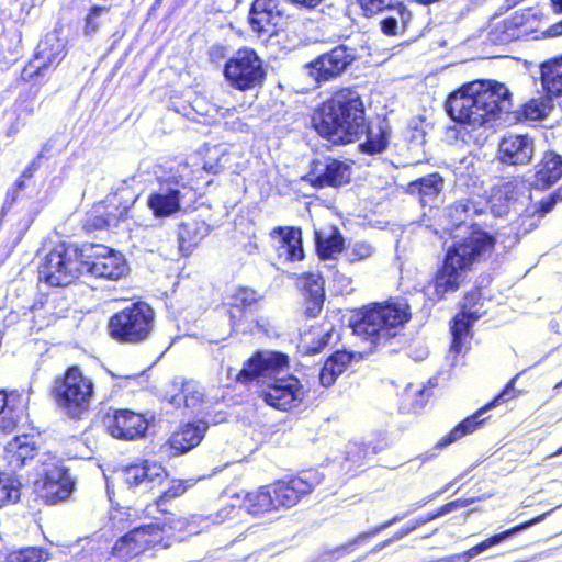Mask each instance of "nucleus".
I'll list each match as a JSON object with an SVG mask.
<instances>
[{
	"label": "nucleus",
	"mask_w": 562,
	"mask_h": 562,
	"mask_svg": "<svg viewBox=\"0 0 562 562\" xmlns=\"http://www.w3.org/2000/svg\"><path fill=\"white\" fill-rule=\"evenodd\" d=\"M311 126L324 140L334 146L359 143L361 154L374 156L384 153L391 143L392 127L383 117L373 122L367 113L362 95L355 87L333 89L311 115Z\"/></svg>",
	"instance_id": "nucleus-1"
},
{
	"label": "nucleus",
	"mask_w": 562,
	"mask_h": 562,
	"mask_svg": "<svg viewBox=\"0 0 562 562\" xmlns=\"http://www.w3.org/2000/svg\"><path fill=\"white\" fill-rule=\"evenodd\" d=\"M512 108V93L502 82L493 79H475L462 83L443 101L447 115L461 126L472 130L496 121Z\"/></svg>",
	"instance_id": "nucleus-2"
},
{
	"label": "nucleus",
	"mask_w": 562,
	"mask_h": 562,
	"mask_svg": "<svg viewBox=\"0 0 562 562\" xmlns=\"http://www.w3.org/2000/svg\"><path fill=\"white\" fill-rule=\"evenodd\" d=\"M496 244L494 234L472 223L467 235L448 247L431 278L430 284L437 301L446 300L448 293L457 292L474 265L492 258Z\"/></svg>",
	"instance_id": "nucleus-3"
},
{
	"label": "nucleus",
	"mask_w": 562,
	"mask_h": 562,
	"mask_svg": "<svg viewBox=\"0 0 562 562\" xmlns=\"http://www.w3.org/2000/svg\"><path fill=\"white\" fill-rule=\"evenodd\" d=\"M412 319L411 305L405 299L390 297L357 308L350 323L353 334L373 347L386 345Z\"/></svg>",
	"instance_id": "nucleus-4"
},
{
	"label": "nucleus",
	"mask_w": 562,
	"mask_h": 562,
	"mask_svg": "<svg viewBox=\"0 0 562 562\" xmlns=\"http://www.w3.org/2000/svg\"><path fill=\"white\" fill-rule=\"evenodd\" d=\"M156 313L145 301H135L113 313L106 323L108 336L120 345H142L155 331Z\"/></svg>",
	"instance_id": "nucleus-5"
},
{
	"label": "nucleus",
	"mask_w": 562,
	"mask_h": 562,
	"mask_svg": "<svg viewBox=\"0 0 562 562\" xmlns=\"http://www.w3.org/2000/svg\"><path fill=\"white\" fill-rule=\"evenodd\" d=\"M50 395L68 418L80 420L90 409L94 383L79 366L71 364L54 379Z\"/></svg>",
	"instance_id": "nucleus-6"
},
{
	"label": "nucleus",
	"mask_w": 562,
	"mask_h": 562,
	"mask_svg": "<svg viewBox=\"0 0 562 562\" xmlns=\"http://www.w3.org/2000/svg\"><path fill=\"white\" fill-rule=\"evenodd\" d=\"M83 256V244L57 243L42 260L41 280L52 286L77 284L85 276Z\"/></svg>",
	"instance_id": "nucleus-7"
},
{
	"label": "nucleus",
	"mask_w": 562,
	"mask_h": 562,
	"mask_svg": "<svg viewBox=\"0 0 562 562\" xmlns=\"http://www.w3.org/2000/svg\"><path fill=\"white\" fill-rule=\"evenodd\" d=\"M138 200V194L131 188L124 187L108 194L94 203L87 213L83 228L87 232L102 231L109 226H117L132 217V210Z\"/></svg>",
	"instance_id": "nucleus-8"
},
{
	"label": "nucleus",
	"mask_w": 562,
	"mask_h": 562,
	"mask_svg": "<svg viewBox=\"0 0 562 562\" xmlns=\"http://www.w3.org/2000/svg\"><path fill=\"white\" fill-rule=\"evenodd\" d=\"M228 85L238 91L261 88L266 80V70L261 58L251 47H240L227 59L223 69Z\"/></svg>",
	"instance_id": "nucleus-9"
},
{
	"label": "nucleus",
	"mask_w": 562,
	"mask_h": 562,
	"mask_svg": "<svg viewBox=\"0 0 562 562\" xmlns=\"http://www.w3.org/2000/svg\"><path fill=\"white\" fill-rule=\"evenodd\" d=\"M168 546L164 537V527L158 524H148L133 528L120 537L112 547L111 555L117 562H135L145 552Z\"/></svg>",
	"instance_id": "nucleus-10"
},
{
	"label": "nucleus",
	"mask_w": 562,
	"mask_h": 562,
	"mask_svg": "<svg viewBox=\"0 0 562 562\" xmlns=\"http://www.w3.org/2000/svg\"><path fill=\"white\" fill-rule=\"evenodd\" d=\"M37 476L42 482L41 498L47 505L66 502L75 491L76 482L63 460L50 452L42 456Z\"/></svg>",
	"instance_id": "nucleus-11"
},
{
	"label": "nucleus",
	"mask_w": 562,
	"mask_h": 562,
	"mask_svg": "<svg viewBox=\"0 0 562 562\" xmlns=\"http://www.w3.org/2000/svg\"><path fill=\"white\" fill-rule=\"evenodd\" d=\"M262 299V295L250 286H238L228 296L227 313L232 330H241L244 334L266 331L268 319L262 316L252 317Z\"/></svg>",
	"instance_id": "nucleus-12"
},
{
	"label": "nucleus",
	"mask_w": 562,
	"mask_h": 562,
	"mask_svg": "<svg viewBox=\"0 0 562 562\" xmlns=\"http://www.w3.org/2000/svg\"><path fill=\"white\" fill-rule=\"evenodd\" d=\"M85 274L116 281L128 272L127 262L119 250L102 244H83Z\"/></svg>",
	"instance_id": "nucleus-13"
},
{
	"label": "nucleus",
	"mask_w": 562,
	"mask_h": 562,
	"mask_svg": "<svg viewBox=\"0 0 562 562\" xmlns=\"http://www.w3.org/2000/svg\"><path fill=\"white\" fill-rule=\"evenodd\" d=\"M544 15L540 9L522 8L499 22L497 29L503 41H518L524 38H540L548 35L543 29Z\"/></svg>",
	"instance_id": "nucleus-14"
},
{
	"label": "nucleus",
	"mask_w": 562,
	"mask_h": 562,
	"mask_svg": "<svg viewBox=\"0 0 562 562\" xmlns=\"http://www.w3.org/2000/svg\"><path fill=\"white\" fill-rule=\"evenodd\" d=\"M101 423L113 438L127 441L144 438L149 427L144 414L128 408H109L102 414Z\"/></svg>",
	"instance_id": "nucleus-15"
},
{
	"label": "nucleus",
	"mask_w": 562,
	"mask_h": 562,
	"mask_svg": "<svg viewBox=\"0 0 562 562\" xmlns=\"http://www.w3.org/2000/svg\"><path fill=\"white\" fill-rule=\"evenodd\" d=\"M259 396L268 406L281 412H290L302 404L305 390L299 378L288 374L272 379L260 391Z\"/></svg>",
	"instance_id": "nucleus-16"
},
{
	"label": "nucleus",
	"mask_w": 562,
	"mask_h": 562,
	"mask_svg": "<svg viewBox=\"0 0 562 562\" xmlns=\"http://www.w3.org/2000/svg\"><path fill=\"white\" fill-rule=\"evenodd\" d=\"M290 366L289 356L281 351L256 350L244 361L234 381L248 384L260 378L274 376Z\"/></svg>",
	"instance_id": "nucleus-17"
},
{
	"label": "nucleus",
	"mask_w": 562,
	"mask_h": 562,
	"mask_svg": "<svg viewBox=\"0 0 562 562\" xmlns=\"http://www.w3.org/2000/svg\"><path fill=\"white\" fill-rule=\"evenodd\" d=\"M121 476L128 488L143 486L151 492L164 485L169 477V471L157 460L138 458L122 467Z\"/></svg>",
	"instance_id": "nucleus-18"
},
{
	"label": "nucleus",
	"mask_w": 562,
	"mask_h": 562,
	"mask_svg": "<svg viewBox=\"0 0 562 562\" xmlns=\"http://www.w3.org/2000/svg\"><path fill=\"white\" fill-rule=\"evenodd\" d=\"M31 390L0 389V434L10 435L25 424L32 426L30 420Z\"/></svg>",
	"instance_id": "nucleus-19"
},
{
	"label": "nucleus",
	"mask_w": 562,
	"mask_h": 562,
	"mask_svg": "<svg viewBox=\"0 0 562 562\" xmlns=\"http://www.w3.org/2000/svg\"><path fill=\"white\" fill-rule=\"evenodd\" d=\"M355 55L346 45H337L305 64L307 75L318 85L340 77L353 63Z\"/></svg>",
	"instance_id": "nucleus-20"
},
{
	"label": "nucleus",
	"mask_w": 562,
	"mask_h": 562,
	"mask_svg": "<svg viewBox=\"0 0 562 562\" xmlns=\"http://www.w3.org/2000/svg\"><path fill=\"white\" fill-rule=\"evenodd\" d=\"M296 285L302 296L303 316L306 319L318 317L326 300V282L319 272H302L296 277Z\"/></svg>",
	"instance_id": "nucleus-21"
},
{
	"label": "nucleus",
	"mask_w": 562,
	"mask_h": 562,
	"mask_svg": "<svg viewBox=\"0 0 562 562\" xmlns=\"http://www.w3.org/2000/svg\"><path fill=\"white\" fill-rule=\"evenodd\" d=\"M282 18L280 0H254L248 12V24L258 36L271 37L277 35L278 24Z\"/></svg>",
	"instance_id": "nucleus-22"
},
{
	"label": "nucleus",
	"mask_w": 562,
	"mask_h": 562,
	"mask_svg": "<svg viewBox=\"0 0 562 562\" xmlns=\"http://www.w3.org/2000/svg\"><path fill=\"white\" fill-rule=\"evenodd\" d=\"M270 484L279 510L296 506L314 490L313 483L300 474H286Z\"/></svg>",
	"instance_id": "nucleus-23"
},
{
	"label": "nucleus",
	"mask_w": 562,
	"mask_h": 562,
	"mask_svg": "<svg viewBox=\"0 0 562 562\" xmlns=\"http://www.w3.org/2000/svg\"><path fill=\"white\" fill-rule=\"evenodd\" d=\"M319 162H314L306 181L315 189L340 188L350 181V167L337 158H327L322 169Z\"/></svg>",
	"instance_id": "nucleus-24"
},
{
	"label": "nucleus",
	"mask_w": 562,
	"mask_h": 562,
	"mask_svg": "<svg viewBox=\"0 0 562 562\" xmlns=\"http://www.w3.org/2000/svg\"><path fill=\"white\" fill-rule=\"evenodd\" d=\"M166 184L158 191H153L147 198V206L157 218L169 217L181 209L182 193L175 179H166L160 182Z\"/></svg>",
	"instance_id": "nucleus-25"
},
{
	"label": "nucleus",
	"mask_w": 562,
	"mask_h": 562,
	"mask_svg": "<svg viewBox=\"0 0 562 562\" xmlns=\"http://www.w3.org/2000/svg\"><path fill=\"white\" fill-rule=\"evenodd\" d=\"M533 156V140L528 135L510 134L498 144L497 157L506 165H526Z\"/></svg>",
	"instance_id": "nucleus-26"
},
{
	"label": "nucleus",
	"mask_w": 562,
	"mask_h": 562,
	"mask_svg": "<svg viewBox=\"0 0 562 562\" xmlns=\"http://www.w3.org/2000/svg\"><path fill=\"white\" fill-rule=\"evenodd\" d=\"M550 514V512H547V513H543V514H540L538 516H535L533 518L529 519V520H526L519 525H516L509 529H506L502 532H498V533H494L485 539H483L482 541H480L479 543H476L475 546L469 548L468 550L463 551V552H460V553H454V554H451L449 557L446 558V561L447 562H470V560L484 552L485 550L501 543L502 541H504L505 539H507L508 537L513 536L514 533H517L518 531H521L528 527H531L538 522H541L542 520H544V518Z\"/></svg>",
	"instance_id": "nucleus-27"
},
{
	"label": "nucleus",
	"mask_w": 562,
	"mask_h": 562,
	"mask_svg": "<svg viewBox=\"0 0 562 562\" xmlns=\"http://www.w3.org/2000/svg\"><path fill=\"white\" fill-rule=\"evenodd\" d=\"M3 458L14 470L25 467L35 458V439L32 434H21L10 439L3 450Z\"/></svg>",
	"instance_id": "nucleus-28"
},
{
	"label": "nucleus",
	"mask_w": 562,
	"mask_h": 562,
	"mask_svg": "<svg viewBox=\"0 0 562 562\" xmlns=\"http://www.w3.org/2000/svg\"><path fill=\"white\" fill-rule=\"evenodd\" d=\"M522 183L524 179L518 176L502 178L491 189L490 203L492 209L498 214L505 213L509 204L518 199Z\"/></svg>",
	"instance_id": "nucleus-29"
},
{
	"label": "nucleus",
	"mask_w": 562,
	"mask_h": 562,
	"mask_svg": "<svg viewBox=\"0 0 562 562\" xmlns=\"http://www.w3.org/2000/svg\"><path fill=\"white\" fill-rule=\"evenodd\" d=\"M486 412L487 409L484 406H482L479 409H476L473 414L463 418L449 432H447L445 436L440 438V440L436 443L435 448L439 450L445 449L448 446L481 429L490 419V417L483 416Z\"/></svg>",
	"instance_id": "nucleus-30"
},
{
	"label": "nucleus",
	"mask_w": 562,
	"mask_h": 562,
	"mask_svg": "<svg viewBox=\"0 0 562 562\" xmlns=\"http://www.w3.org/2000/svg\"><path fill=\"white\" fill-rule=\"evenodd\" d=\"M206 428V424L202 422L182 424L169 438V447L177 453H186L202 441Z\"/></svg>",
	"instance_id": "nucleus-31"
},
{
	"label": "nucleus",
	"mask_w": 562,
	"mask_h": 562,
	"mask_svg": "<svg viewBox=\"0 0 562 562\" xmlns=\"http://www.w3.org/2000/svg\"><path fill=\"white\" fill-rule=\"evenodd\" d=\"M361 16L378 19L383 14L395 12L402 22L411 19V11L403 0H355Z\"/></svg>",
	"instance_id": "nucleus-32"
},
{
	"label": "nucleus",
	"mask_w": 562,
	"mask_h": 562,
	"mask_svg": "<svg viewBox=\"0 0 562 562\" xmlns=\"http://www.w3.org/2000/svg\"><path fill=\"white\" fill-rule=\"evenodd\" d=\"M241 506L252 516H261L279 510L270 483L247 492L243 497Z\"/></svg>",
	"instance_id": "nucleus-33"
},
{
	"label": "nucleus",
	"mask_w": 562,
	"mask_h": 562,
	"mask_svg": "<svg viewBox=\"0 0 562 562\" xmlns=\"http://www.w3.org/2000/svg\"><path fill=\"white\" fill-rule=\"evenodd\" d=\"M562 178V157L547 151L536 166L535 180L539 188L548 189Z\"/></svg>",
	"instance_id": "nucleus-34"
},
{
	"label": "nucleus",
	"mask_w": 562,
	"mask_h": 562,
	"mask_svg": "<svg viewBox=\"0 0 562 562\" xmlns=\"http://www.w3.org/2000/svg\"><path fill=\"white\" fill-rule=\"evenodd\" d=\"M271 236L279 235L281 237V247L285 249L288 261H301L305 254L303 249L302 229L297 226H276Z\"/></svg>",
	"instance_id": "nucleus-35"
},
{
	"label": "nucleus",
	"mask_w": 562,
	"mask_h": 562,
	"mask_svg": "<svg viewBox=\"0 0 562 562\" xmlns=\"http://www.w3.org/2000/svg\"><path fill=\"white\" fill-rule=\"evenodd\" d=\"M483 316V313L459 311L450 322L451 348L456 352H461L472 326Z\"/></svg>",
	"instance_id": "nucleus-36"
},
{
	"label": "nucleus",
	"mask_w": 562,
	"mask_h": 562,
	"mask_svg": "<svg viewBox=\"0 0 562 562\" xmlns=\"http://www.w3.org/2000/svg\"><path fill=\"white\" fill-rule=\"evenodd\" d=\"M353 352L347 350H336L324 362L319 372V382L323 386H331L337 378L344 373L352 361Z\"/></svg>",
	"instance_id": "nucleus-37"
},
{
	"label": "nucleus",
	"mask_w": 562,
	"mask_h": 562,
	"mask_svg": "<svg viewBox=\"0 0 562 562\" xmlns=\"http://www.w3.org/2000/svg\"><path fill=\"white\" fill-rule=\"evenodd\" d=\"M541 81L548 98L562 95V55L541 65Z\"/></svg>",
	"instance_id": "nucleus-38"
},
{
	"label": "nucleus",
	"mask_w": 562,
	"mask_h": 562,
	"mask_svg": "<svg viewBox=\"0 0 562 562\" xmlns=\"http://www.w3.org/2000/svg\"><path fill=\"white\" fill-rule=\"evenodd\" d=\"M187 488L188 486L183 480L172 479L169 482L168 487L151 504L146 506L145 510L147 512V515L155 519H158V517L154 515L155 512H159L164 516L172 515L171 512L166 507L167 504L172 499L183 495Z\"/></svg>",
	"instance_id": "nucleus-39"
},
{
	"label": "nucleus",
	"mask_w": 562,
	"mask_h": 562,
	"mask_svg": "<svg viewBox=\"0 0 562 562\" xmlns=\"http://www.w3.org/2000/svg\"><path fill=\"white\" fill-rule=\"evenodd\" d=\"M207 224L203 220L193 218L179 226L178 240L182 250H191L207 234Z\"/></svg>",
	"instance_id": "nucleus-40"
},
{
	"label": "nucleus",
	"mask_w": 562,
	"mask_h": 562,
	"mask_svg": "<svg viewBox=\"0 0 562 562\" xmlns=\"http://www.w3.org/2000/svg\"><path fill=\"white\" fill-rule=\"evenodd\" d=\"M474 502V498H457L451 502H448L440 507L422 515L415 519L409 520L403 528L407 529V533H411L418 527L425 525L426 522H429L440 516H443L446 514H449L453 510L461 509L463 507H467L468 505L472 504Z\"/></svg>",
	"instance_id": "nucleus-41"
},
{
	"label": "nucleus",
	"mask_w": 562,
	"mask_h": 562,
	"mask_svg": "<svg viewBox=\"0 0 562 562\" xmlns=\"http://www.w3.org/2000/svg\"><path fill=\"white\" fill-rule=\"evenodd\" d=\"M315 245L318 258L321 260H330L344 250L345 239L341 233L337 228H334L328 236L316 233Z\"/></svg>",
	"instance_id": "nucleus-42"
},
{
	"label": "nucleus",
	"mask_w": 562,
	"mask_h": 562,
	"mask_svg": "<svg viewBox=\"0 0 562 562\" xmlns=\"http://www.w3.org/2000/svg\"><path fill=\"white\" fill-rule=\"evenodd\" d=\"M443 179L438 172L429 173L408 183L409 193H418L422 200L435 198L442 189Z\"/></svg>",
	"instance_id": "nucleus-43"
},
{
	"label": "nucleus",
	"mask_w": 562,
	"mask_h": 562,
	"mask_svg": "<svg viewBox=\"0 0 562 562\" xmlns=\"http://www.w3.org/2000/svg\"><path fill=\"white\" fill-rule=\"evenodd\" d=\"M549 98H532L525 102L519 110L515 111L514 117L517 121H537L542 120L547 116L548 111L551 108Z\"/></svg>",
	"instance_id": "nucleus-44"
},
{
	"label": "nucleus",
	"mask_w": 562,
	"mask_h": 562,
	"mask_svg": "<svg viewBox=\"0 0 562 562\" xmlns=\"http://www.w3.org/2000/svg\"><path fill=\"white\" fill-rule=\"evenodd\" d=\"M21 484L10 474L0 471V508L20 499Z\"/></svg>",
	"instance_id": "nucleus-45"
},
{
	"label": "nucleus",
	"mask_w": 562,
	"mask_h": 562,
	"mask_svg": "<svg viewBox=\"0 0 562 562\" xmlns=\"http://www.w3.org/2000/svg\"><path fill=\"white\" fill-rule=\"evenodd\" d=\"M110 11V7L94 4L89 8L85 19L82 31L86 36H93L101 27V16Z\"/></svg>",
	"instance_id": "nucleus-46"
},
{
	"label": "nucleus",
	"mask_w": 562,
	"mask_h": 562,
	"mask_svg": "<svg viewBox=\"0 0 562 562\" xmlns=\"http://www.w3.org/2000/svg\"><path fill=\"white\" fill-rule=\"evenodd\" d=\"M484 301H485V297L483 294L482 286L474 285L473 288H471L469 291H467L464 293L460 310L463 312H468V313H471V312L472 313L473 312L483 313V315H484L485 312H481V308L484 305Z\"/></svg>",
	"instance_id": "nucleus-47"
},
{
	"label": "nucleus",
	"mask_w": 562,
	"mask_h": 562,
	"mask_svg": "<svg viewBox=\"0 0 562 562\" xmlns=\"http://www.w3.org/2000/svg\"><path fill=\"white\" fill-rule=\"evenodd\" d=\"M473 210V213H480L474 209V205L468 200H459L453 202L449 206V216L452 221V225L454 227H459L464 224L469 217L470 211Z\"/></svg>",
	"instance_id": "nucleus-48"
},
{
	"label": "nucleus",
	"mask_w": 562,
	"mask_h": 562,
	"mask_svg": "<svg viewBox=\"0 0 562 562\" xmlns=\"http://www.w3.org/2000/svg\"><path fill=\"white\" fill-rule=\"evenodd\" d=\"M518 374L512 378L502 389L499 393H497L491 401L485 403L483 406L488 411L501 404L507 403L510 400H514L519 396L520 392L515 389L516 381L518 379Z\"/></svg>",
	"instance_id": "nucleus-49"
},
{
	"label": "nucleus",
	"mask_w": 562,
	"mask_h": 562,
	"mask_svg": "<svg viewBox=\"0 0 562 562\" xmlns=\"http://www.w3.org/2000/svg\"><path fill=\"white\" fill-rule=\"evenodd\" d=\"M372 254L373 247L369 243L360 241L349 248L347 259L349 263H355L368 259Z\"/></svg>",
	"instance_id": "nucleus-50"
},
{
	"label": "nucleus",
	"mask_w": 562,
	"mask_h": 562,
	"mask_svg": "<svg viewBox=\"0 0 562 562\" xmlns=\"http://www.w3.org/2000/svg\"><path fill=\"white\" fill-rule=\"evenodd\" d=\"M334 328L323 333L322 335L312 338L311 342L306 346V353L317 355L322 352L330 342Z\"/></svg>",
	"instance_id": "nucleus-51"
},
{
	"label": "nucleus",
	"mask_w": 562,
	"mask_h": 562,
	"mask_svg": "<svg viewBox=\"0 0 562 562\" xmlns=\"http://www.w3.org/2000/svg\"><path fill=\"white\" fill-rule=\"evenodd\" d=\"M402 519L401 516H394L393 518L375 526L374 528H372L371 530L369 531H366V532H362V533H359L355 539H353V543H361L374 536H376L378 533H380L381 531H383L384 529L389 528L390 526H392L393 524L400 521Z\"/></svg>",
	"instance_id": "nucleus-52"
},
{
	"label": "nucleus",
	"mask_w": 562,
	"mask_h": 562,
	"mask_svg": "<svg viewBox=\"0 0 562 562\" xmlns=\"http://www.w3.org/2000/svg\"><path fill=\"white\" fill-rule=\"evenodd\" d=\"M34 558V548H23L10 551L5 557V562H32Z\"/></svg>",
	"instance_id": "nucleus-53"
},
{
	"label": "nucleus",
	"mask_w": 562,
	"mask_h": 562,
	"mask_svg": "<svg viewBox=\"0 0 562 562\" xmlns=\"http://www.w3.org/2000/svg\"><path fill=\"white\" fill-rule=\"evenodd\" d=\"M380 30L386 36H396L398 34V19L395 16H384L380 20Z\"/></svg>",
	"instance_id": "nucleus-54"
},
{
	"label": "nucleus",
	"mask_w": 562,
	"mask_h": 562,
	"mask_svg": "<svg viewBox=\"0 0 562 562\" xmlns=\"http://www.w3.org/2000/svg\"><path fill=\"white\" fill-rule=\"evenodd\" d=\"M555 205L552 203V201L549 199V196L542 198L533 209L532 215H536L539 218L544 217L547 214L553 211Z\"/></svg>",
	"instance_id": "nucleus-55"
},
{
	"label": "nucleus",
	"mask_w": 562,
	"mask_h": 562,
	"mask_svg": "<svg viewBox=\"0 0 562 562\" xmlns=\"http://www.w3.org/2000/svg\"><path fill=\"white\" fill-rule=\"evenodd\" d=\"M60 550L52 542H49L48 547H37V562H46L48 560L55 559L56 554L59 553Z\"/></svg>",
	"instance_id": "nucleus-56"
},
{
	"label": "nucleus",
	"mask_w": 562,
	"mask_h": 562,
	"mask_svg": "<svg viewBox=\"0 0 562 562\" xmlns=\"http://www.w3.org/2000/svg\"><path fill=\"white\" fill-rule=\"evenodd\" d=\"M285 2L299 10L313 11L318 8L324 0H285Z\"/></svg>",
	"instance_id": "nucleus-57"
},
{
	"label": "nucleus",
	"mask_w": 562,
	"mask_h": 562,
	"mask_svg": "<svg viewBox=\"0 0 562 562\" xmlns=\"http://www.w3.org/2000/svg\"><path fill=\"white\" fill-rule=\"evenodd\" d=\"M407 535H408V533H407V529H405V528H403V527H402V528H400L396 532H394V535H393L391 538H389V539H386V540H384V541H382V542L378 543V544H376V546L371 550V552H376V551H379V550L383 549L384 547H386L387 544H390V543H392V542H394V541H397V540H400V539L404 538V537H405V536H407Z\"/></svg>",
	"instance_id": "nucleus-58"
},
{
	"label": "nucleus",
	"mask_w": 562,
	"mask_h": 562,
	"mask_svg": "<svg viewBox=\"0 0 562 562\" xmlns=\"http://www.w3.org/2000/svg\"><path fill=\"white\" fill-rule=\"evenodd\" d=\"M203 170L211 175H218L224 170V166L220 162V160H215L214 162L205 160L202 166Z\"/></svg>",
	"instance_id": "nucleus-59"
},
{
	"label": "nucleus",
	"mask_w": 562,
	"mask_h": 562,
	"mask_svg": "<svg viewBox=\"0 0 562 562\" xmlns=\"http://www.w3.org/2000/svg\"><path fill=\"white\" fill-rule=\"evenodd\" d=\"M32 165L33 164H31L15 181L14 188L18 190H23L25 188V179H31L33 177Z\"/></svg>",
	"instance_id": "nucleus-60"
},
{
	"label": "nucleus",
	"mask_w": 562,
	"mask_h": 562,
	"mask_svg": "<svg viewBox=\"0 0 562 562\" xmlns=\"http://www.w3.org/2000/svg\"><path fill=\"white\" fill-rule=\"evenodd\" d=\"M549 199L554 205L562 202V184L553 190L549 195Z\"/></svg>",
	"instance_id": "nucleus-61"
},
{
	"label": "nucleus",
	"mask_w": 562,
	"mask_h": 562,
	"mask_svg": "<svg viewBox=\"0 0 562 562\" xmlns=\"http://www.w3.org/2000/svg\"><path fill=\"white\" fill-rule=\"evenodd\" d=\"M548 35H562V20L551 26V30L548 32Z\"/></svg>",
	"instance_id": "nucleus-62"
},
{
	"label": "nucleus",
	"mask_w": 562,
	"mask_h": 562,
	"mask_svg": "<svg viewBox=\"0 0 562 562\" xmlns=\"http://www.w3.org/2000/svg\"><path fill=\"white\" fill-rule=\"evenodd\" d=\"M554 13H562V0H550Z\"/></svg>",
	"instance_id": "nucleus-63"
},
{
	"label": "nucleus",
	"mask_w": 562,
	"mask_h": 562,
	"mask_svg": "<svg viewBox=\"0 0 562 562\" xmlns=\"http://www.w3.org/2000/svg\"><path fill=\"white\" fill-rule=\"evenodd\" d=\"M419 5H430L437 2H440L441 0H414Z\"/></svg>",
	"instance_id": "nucleus-64"
}]
</instances>
